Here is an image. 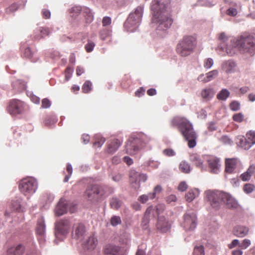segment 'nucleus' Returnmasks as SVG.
Returning a JSON list of instances; mask_svg holds the SVG:
<instances>
[{
	"instance_id": "f257e3e1",
	"label": "nucleus",
	"mask_w": 255,
	"mask_h": 255,
	"mask_svg": "<svg viewBox=\"0 0 255 255\" xmlns=\"http://www.w3.org/2000/svg\"><path fill=\"white\" fill-rule=\"evenodd\" d=\"M169 9L170 3L167 0H152V27L155 28L156 34L159 36L164 37L166 30L172 23V20L170 17Z\"/></svg>"
},
{
	"instance_id": "f03ea898",
	"label": "nucleus",
	"mask_w": 255,
	"mask_h": 255,
	"mask_svg": "<svg viewBox=\"0 0 255 255\" xmlns=\"http://www.w3.org/2000/svg\"><path fill=\"white\" fill-rule=\"evenodd\" d=\"M255 48V36L247 33L244 34L237 38L231 40V44L227 45L224 48L219 45L217 48L218 54L221 56L227 54L232 56L235 55L238 50L241 53H249L253 54Z\"/></svg>"
},
{
	"instance_id": "7ed1b4c3",
	"label": "nucleus",
	"mask_w": 255,
	"mask_h": 255,
	"mask_svg": "<svg viewBox=\"0 0 255 255\" xmlns=\"http://www.w3.org/2000/svg\"><path fill=\"white\" fill-rule=\"evenodd\" d=\"M206 198L211 207L216 210L226 205L231 210L240 208L238 201L229 193L221 190H208L206 192Z\"/></svg>"
},
{
	"instance_id": "20e7f679",
	"label": "nucleus",
	"mask_w": 255,
	"mask_h": 255,
	"mask_svg": "<svg viewBox=\"0 0 255 255\" xmlns=\"http://www.w3.org/2000/svg\"><path fill=\"white\" fill-rule=\"evenodd\" d=\"M173 126H177L186 140L188 141L189 147L193 148L196 145L197 134L194 130L192 124L186 119L176 117L171 121Z\"/></svg>"
},
{
	"instance_id": "39448f33",
	"label": "nucleus",
	"mask_w": 255,
	"mask_h": 255,
	"mask_svg": "<svg viewBox=\"0 0 255 255\" xmlns=\"http://www.w3.org/2000/svg\"><path fill=\"white\" fill-rule=\"evenodd\" d=\"M150 141V137L143 132L133 133L126 142V152L129 155H135L145 148Z\"/></svg>"
},
{
	"instance_id": "423d86ee",
	"label": "nucleus",
	"mask_w": 255,
	"mask_h": 255,
	"mask_svg": "<svg viewBox=\"0 0 255 255\" xmlns=\"http://www.w3.org/2000/svg\"><path fill=\"white\" fill-rule=\"evenodd\" d=\"M143 6H138L130 12L124 23V27L129 32L135 31L138 27L143 15Z\"/></svg>"
},
{
	"instance_id": "0eeeda50",
	"label": "nucleus",
	"mask_w": 255,
	"mask_h": 255,
	"mask_svg": "<svg viewBox=\"0 0 255 255\" xmlns=\"http://www.w3.org/2000/svg\"><path fill=\"white\" fill-rule=\"evenodd\" d=\"M196 43V38L195 36H184L177 45V52L181 56H187L192 53Z\"/></svg>"
},
{
	"instance_id": "6e6552de",
	"label": "nucleus",
	"mask_w": 255,
	"mask_h": 255,
	"mask_svg": "<svg viewBox=\"0 0 255 255\" xmlns=\"http://www.w3.org/2000/svg\"><path fill=\"white\" fill-rule=\"evenodd\" d=\"M108 187L98 184L90 185L87 188L85 194L89 200L96 202L106 195Z\"/></svg>"
},
{
	"instance_id": "1a4fd4ad",
	"label": "nucleus",
	"mask_w": 255,
	"mask_h": 255,
	"mask_svg": "<svg viewBox=\"0 0 255 255\" xmlns=\"http://www.w3.org/2000/svg\"><path fill=\"white\" fill-rule=\"evenodd\" d=\"M37 187V181L33 177H28L22 179L19 185L20 192L25 195L33 194L36 192Z\"/></svg>"
},
{
	"instance_id": "9d476101",
	"label": "nucleus",
	"mask_w": 255,
	"mask_h": 255,
	"mask_svg": "<svg viewBox=\"0 0 255 255\" xmlns=\"http://www.w3.org/2000/svg\"><path fill=\"white\" fill-rule=\"evenodd\" d=\"M70 225L68 220H61L55 223L54 242L58 244V241L63 240L64 237L69 233Z\"/></svg>"
},
{
	"instance_id": "9b49d317",
	"label": "nucleus",
	"mask_w": 255,
	"mask_h": 255,
	"mask_svg": "<svg viewBox=\"0 0 255 255\" xmlns=\"http://www.w3.org/2000/svg\"><path fill=\"white\" fill-rule=\"evenodd\" d=\"M238 146L245 150L249 149L253 145L255 144V131H250L246 134V137L238 136L236 139Z\"/></svg>"
},
{
	"instance_id": "f8f14e48",
	"label": "nucleus",
	"mask_w": 255,
	"mask_h": 255,
	"mask_svg": "<svg viewBox=\"0 0 255 255\" xmlns=\"http://www.w3.org/2000/svg\"><path fill=\"white\" fill-rule=\"evenodd\" d=\"M184 221L182 224V227L185 231L192 232L197 226V216L193 212L186 213L184 214Z\"/></svg>"
},
{
	"instance_id": "ddd939ff",
	"label": "nucleus",
	"mask_w": 255,
	"mask_h": 255,
	"mask_svg": "<svg viewBox=\"0 0 255 255\" xmlns=\"http://www.w3.org/2000/svg\"><path fill=\"white\" fill-rule=\"evenodd\" d=\"M25 107V104L23 102L13 99L10 102L7 111L11 115L15 116L22 114L24 111Z\"/></svg>"
},
{
	"instance_id": "4468645a",
	"label": "nucleus",
	"mask_w": 255,
	"mask_h": 255,
	"mask_svg": "<svg viewBox=\"0 0 255 255\" xmlns=\"http://www.w3.org/2000/svg\"><path fill=\"white\" fill-rule=\"evenodd\" d=\"M129 180L131 184H134L132 185L135 189H137L140 187L141 182H144L147 180L146 174L136 171L134 169H131L129 173Z\"/></svg>"
},
{
	"instance_id": "2eb2a0df",
	"label": "nucleus",
	"mask_w": 255,
	"mask_h": 255,
	"mask_svg": "<svg viewBox=\"0 0 255 255\" xmlns=\"http://www.w3.org/2000/svg\"><path fill=\"white\" fill-rule=\"evenodd\" d=\"M86 233L85 227L82 224H75L73 227L72 236L74 239L82 240Z\"/></svg>"
},
{
	"instance_id": "dca6fc26",
	"label": "nucleus",
	"mask_w": 255,
	"mask_h": 255,
	"mask_svg": "<svg viewBox=\"0 0 255 255\" xmlns=\"http://www.w3.org/2000/svg\"><path fill=\"white\" fill-rule=\"evenodd\" d=\"M68 201L63 198H61L58 202L54 211L57 216H61L68 211Z\"/></svg>"
},
{
	"instance_id": "f3484780",
	"label": "nucleus",
	"mask_w": 255,
	"mask_h": 255,
	"mask_svg": "<svg viewBox=\"0 0 255 255\" xmlns=\"http://www.w3.org/2000/svg\"><path fill=\"white\" fill-rule=\"evenodd\" d=\"M206 158L211 172L218 174L220 167L219 159L213 156H207Z\"/></svg>"
},
{
	"instance_id": "a211bd4d",
	"label": "nucleus",
	"mask_w": 255,
	"mask_h": 255,
	"mask_svg": "<svg viewBox=\"0 0 255 255\" xmlns=\"http://www.w3.org/2000/svg\"><path fill=\"white\" fill-rule=\"evenodd\" d=\"M156 227L161 232L166 233L170 229L171 225L164 217H160L158 219Z\"/></svg>"
},
{
	"instance_id": "6ab92c4d",
	"label": "nucleus",
	"mask_w": 255,
	"mask_h": 255,
	"mask_svg": "<svg viewBox=\"0 0 255 255\" xmlns=\"http://www.w3.org/2000/svg\"><path fill=\"white\" fill-rule=\"evenodd\" d=\"M236 66L237 63L232 59L225 60L222 64V69L228 74L234 73L236 71Z\"/></svg>"
},
{
	"instance_id": "aec40b11",
	"label": "nucleus",
	"mask_w": 255,
	"mask_h": 255,
	"mask_svg": "<svg viewBox=\"0 0 255 255\" xmlns=\"http://www.w3.org/2000/svg\"><path fill=\"white\" fill-rule=\"evenodd\" d=\"M50 33L48 28L44 27H38L33 31V36L35 40H39L40 38L48 35Z\"/></svg>"
},
{
	"instance_id": "412c9836",
	"label": "nucleus",
	"mask_w": 255,
	"mask_h": 255,
	"mask_svg": "<svg viewBox=\"0 0 255 255\" xmlns=\"http://www.w3.org/2000/svg\"><path fill=\"white\" fill-rule=\"evenodd\" d=\"M105 254L111 255H124L123 250L118 246L109 245L104 250Z\"/></svg>"
},
{
	"instance_id": "4be33fe9",
	"label": "nucleus",
	"mask_w": 255,
	"mask_h": 255,
	"mask_svg": "<svg viewBox=\"0 0 255 255\" xmlns=\"http://www.w3.org/2000/svg\"><path fill=\"white\" fill-rule=\"evenodd\" d=\"M46 226L43 217H40L37 220L36 231L37 234L41 238H44L45 234Z\"/></svg>"
},
{
	"instance_id": "5701e85b",
	"label": "nucleus",
	"mask_w": 255,
	"mask_h": 255,
	"mask_svg": "<svg viewBox=\"0 0 255 255\" xmlns=\"http://www.w3.org/2000/svg\"><path fill=\"white\" fill-rule=\"evenodd\" d=\"M122 142L118 139L112 140L108 143L107 152L111 154L114 153L122 145Z\"/></svg>"
},
{
	"instance_id": "b1692460",
	"label": "nucleus",
	"mask_w": 255,
	"mask_h": 255,
	"mask_svg": "<svg viewBox=\"0 0 255 255\" xmlns=\"http://www.w3.org/2000/svg\"><path fill=\"white\" fill-rule=\"evenodd\" d=\"M234 235L238 237H244L249 233V229L244 226H237L233 230Z\"/></svg>"
},
{
	"instance_id": "393cba45",
	"label": "nucleus",
	"mask_w": 255,
	"mask_h": 255,
	"mask_svg": "<svg viewBox=\"0 0 255 255\" xmlns=\"http://www.w3.org/2000/svg\"><path fill=\"white\" fill-rule=\"evenodd\" d=\"M190 160L192 161L197 167L200 168L202 170H205V168L203 164V160L201 159L200 156L196 153H194L190 156Z\"/></svg>"
},
{
	"instance_id": "a878e982",
	"label": "nucleus",
	"mask_w": 255,
	"mask_h": 255,
	"mask_svg": "<svg viewBox=\"0 0 255 255\" xmlns=\"http://www.w3.org/2000/svg\"><path fill=\"white\" fill-rule=\"evenodd\" d=\"M24 247L19 244L16 247H11L7 250V255H22L24 252Z\"/></svg>"
},
{
	"instance_id": "bb28decb",
	"label": "nucleus",
	"mask_w": 255,
	"mask_h": 255,
	"mask_svg": "<svg viewBox=\"0 0 255 255\" xmlns=\"http://www.w3.org/2000/svg\"><path fill=\"white\" fill-rule=\"evenodd\" d=\"M148 208H152V210L149 213V217H150V215H152L153 217L155 218L162 212L164 207L163 205H158L155 207L150 206Z\"/></svg>"
},
{
	"instance_id": "cd10ccee",
	"label": "nucleus",
	"mask_w": 255,
	"mask_h": 255,
	"mask_svg": "<svg viewBox=\"0 0 255 255\" xmlns=\"http://www.w3.org/2000/svg\"><path fill=\"white\" fill-rule=\"evenodd\" d=\"M21 199L18 197H16L11 200V208L13 211H16L18 212L22 211L21 205Z\"/></svg>"
},
{
	"instance_id": "c85d7f7f",
	"label": "nucleus",
	"mask_w": 255,
	"mask_h": 255,
	"mask_svg": "<svg viewBox=\"0 0 255 255\" xmlns=\"http://www.w3.org/2000/svg\"><path fill=\"white\" fill-rule=\"evenodd\" d=\"M82 11L81 6L75 5L69 9L70 16L73 19H75Z\"/></svg>"
},
{
	"instance_id": "c756f323",
	"label": "nucleus",
	"mask_w": 255,
	"mask_h": 255,
	"mask_svg": "<svg viewBox=\"0 0 255 255\" xmlns=\"http://www.w3.org/2000/svg\"><path fill=\"white\" fill-rule=\"evenodd\" d=\"M152 210V208H147L144 213L141 222V226L143 230H146L148 229V224L149 222V213Z\"/></svg>"
},
{
	"instance_id": "7c9ffc66",
	"label": "nucleus",
	"mask_w": 255,
	"mask_h": 255,
	"mask_svg": "<svg viewBox=\"0 0 255 255\" xmlns=\"http://www.w3.org/2000/svg\"><path fill=\"white\" fill-rule=\"evenodd\" d=\"M235 160L233 159H228L226 161V171L229 173H232L235 169L236 164Z\"/></svg>"
},
{
	"instance_id": "2f4dec72",
	"label": "nucleus",
	"mask_w": 255,
	"mask_h": 255,
	"mask_svg": "<svg viewBox=\"0 0 255 255\" xmlns=\"http://www.w3.org/2000/svg\"><path fill=\"white\" fill-rule=\"evenodd\" d=\"M12 86L17 92H20L25 89L26 86L24 81L21 80H17L12 82Z\"/></svg>"
},
{
	"instance_id": "473e14b6",
	"label": "nucleus",
	"mask_w": 255,
	"mask_h": 255,
	"mask_svg": "<svg viewBox=\"0 0 255 255\" xmlns=\"http://www.w3.org/2000/svg\"><path fill=\"white\" fill-rule=\"evenodd\" d=\"M122 204V201L117 197H113L110 200V206L112 209L115 210L119 209Z\"/></svg>"
},
{
	"instance_id": "72a5a7b5",
	"label": "nucleus",
	"mask_w": 255,
	"mask_h": 255,
	"mask_svg": "<svg viewBox=\"0 0 255 255\" xmlns=\"http://www.w3.org/2000/svg\"><path fill=\"white\" fill-rule=\"evenodd\" d=\"M255 166H254V165L250 166V167L249 168L248 170L246 172L243 173L241 175V178L244 181H248V180H250V178L251 177L252 174L255 171Z\"/></svg>"
},
{
	"instance_id": "f704fd0d",
	"label": "nucleus",
	"mask_w": 255,
	"mask_h": 255,
	"mask_svg": "<svg viewBox=\"0 0 255 255\" xmlns=\"http://www.w3.org/2000/svg\"><path fill=\"white\" fill-rule=\"evenodd\" d=\"M214 93L211 89H205L202 91L201 96L206 101L210 100L214 96Z\"/></svg>"
},
{
	"instance_id": "c9c22d12",
	"label": "nucleus",
	"mask_w": 255,
	"mask_h": 255,
	"mask_svg": "<svg viewBox=\"0 0 255 255\" xmlns=\"http://www.w3.org/2000/svg\"><path fill=\"white\" fill-rule=\"evenodd\" d=\"M82 11L84 16L86 19L87 22H91L93 21L94 18L93 13L92 10L88 7H84L82 9Z\"/></svg>"
},
{
	"instance_id": "e433bc0d",
	"label": "nucleus",
	"mask_w": 255,
	"mask_h": 255,
	"mask_svg": "<svg viewBox=\"0 0 255 255\" xmlns=\"http://www.w3.org/2000/svg\"><path fill=\"white\" fill-rule=\"evenodd\" d=\"M230 92L227 89H223L217 95V98L219 100L226 101L230 96Z\"/></svg>"
},
{
	"instance_id": "4c0bfd02",
	"label": "nucleus",
	"mask_w": 255,
	"mask_h": 255,
	"mask_svg": "<svg viewBox=\"0 0 255 255\" xmlns=\"http://www.w3.org/2000/svg\"><path fill=\"white\" fill-rule=\"evenodd\" d=\"M97 240L94 236H90L85 242L88 249H94L97 245Z\"/></svg>"
},
{
	"instance_id": "58836bf2",
	"label": "nucleus",
	"mask_w": 255,
	"mask_h": 255,
	"mask_svg": "<svg viewBox=\"0 0 255 255\" xmlns=\"http://www.w3.org/2000/svg\"><path fill=\"white\" fill-rule=\"evenodd\" d=\"M95 142H94L93 146H97L98 147H101L105 143L106 139L104 137L101 136V134H97L94 136Z\"/></svg>"
},
{
	"instance_id": "ea45409f",
	"label": "nucleus",
	"mask_w": 255,
	"mask_h": 255,
	"mask_svg": "<svg viewBox=\"0 0 255 255\" xmlns=\"http://www.w3.org/2000/svg\"><path fill=\"white\" fill-rule=\"evenodd\" d=\"M198 193V190L197 189L189 190L185 195L186 201L189 202L192 201L195 198Z\"/></svg>"
},
{
	"instance_id": "a19ab883",
	"label": "nucleus",
	"mask_w": 255,
	"mask_h": 255,
	"mask_svg": "<svg viewBox=\"0 0 255 255\" xmlns=\"http://www.w3.org/2000/svg\"><path fill=\"white\" fill-rule=\"evenodd\" d=\"M180 170L185 173H188L190 171V166L186 161H182L179 165Z\"/></svg>"
},
{
	"instance_id": "79ce46f5",
	"label": "nucleus",
	"mask_w": 255,
	"mask_h": 255,
	"mask_svg": "<svg viewBox=\"0 0 255 255\" xmlns=\"http://www.w3.org/2000/svg\"><path fill=\"white\" fill-rule=\"evenodd\" d=\"M111 35V31L106 28L101 30L100 33V38L103 40H110Z\"/></svg>"
},
{
	"instance_id": "37998d69",
	"label": "nucleus",
	"mask_w": 255,
	"mask_h": 255,
	"mask_svg": "<svg viewBox=\"0 0 255 255\" xmlns=\"http://www.w3.org/2000/svg\"><path fill=\"white\" fill-rule=\"evenodd\" d=\"M154 198V195L151 194L150 193H148L147 194H143L140 196L138 197V201H139L141 203L144 204L148 200L153 199Z\"/></svg>"
},
{
	"instance_id": "c03bdc74",
	"label": "nucleus",
	"mask_w": 255,
	"mask_h": 255,
	"mask_svg": "<svg viewBox=\"0 0 255 255\" xmlns=\"http://www.w3.org/2000/svg\"><path fill=\"white\" fill-rule=\"evenodd\" d=\"M111 224L113 227H116L122 223L121 217L119 216L114 215L112 216L110 220Z\"/></svg>"
},
{
	"instance_id": "a18cd8bd",
	"label": "nucleus",
	"mask_w": 255,
	"mask_h": 255,
	"mask_svg": "<svg viewBox=\"0 0 255 255\" xmlns=\"http://www.w3.org/2000/svg\"><path fill=\"white\" fill-rule=\"evenodd\" d=\"M92 83L91 81L87 80L83 84L82 90L85 93H89L92 90Z\"/></svg>"
},
{
	"instance_id": "49530a36",
	"label": "nucleus",
	"mask_w": 255,
	"mask_h": 255,
	"mask_svg": "<svg viewBox=\"0 0 255 255\" xmlns=\"http://www.w3.org/2000/svg\"><path fill=\"white\" fill-rule=\"evenodd\" d=\"M218 71L214 70L206 73V77L208 82H209L214 79L218 75Z\"/></svg>"
},
{
	"instance_id": "de8ad7c7",
	"label": "nucleus",
	"mask_w": 255,
	"mask_h": 255,
	"mask_svg": "<svg viewBox=\"0 0 255 255\" xmlns=\"http://www.w3.org/2000/svg\"><path fill=\"white\" fill-rule=\"evenodd\" d=\"M193 255H205L204 249L203 246L194 247Z\"/></svg>"
},
{
	"instance_id": "09e8293b",
	"label": "nucleus",
	"mask_w": 255,
	"mask_h": 255,
	"mask_svg": "<svg viewBox=\"0 0 255 255\" xmlns=\"http://www.w3.org/2000/svg\"><path fill=\"white\" fill-rule=\"evenodd\" d=\"M230 108L233 111H238L241 108L240 103L238 101H234L230 103Z\"/></svg>"
},
{
	"instance_id": "8fccbe9b",
	"label": "nucleus",
	"mask_w": 255,
	"mask_h": 255,
	"mask_svg": "<svg viewBox=\"0 0 255 255\" xmlns=\"http://www.w3.org/2000/svg\"><path fill=\"white\" fill-rule=\"evenodd\" d=\"M244 118V115L241 113H237L233 115V119L234 121L238 123H241L243 121Z\"/></svg>"
},
{
	"instance_id": "3c124183",
	"label": "nucleus",
	"mask_w": 255,
	"mask_h": 255,
	"mask_svg": "<svg viewBox=\"0 0 255 255\" xmlns=\"http://www.w3.org/2000/svg\"><path fill=\"white\" fill-rule=\"evenodd\" d=\"M214 64V61L212 58H209L206 59L204 63V66L206 69H210Z\"/></svg>"
},
{
	"instance_id": "603ef678",
	"label": "nucleus",
	"mask_w": 255,
	"mask_h": 255,
	"mask_svg": "<svg viewBox=\"0 0 255 255\" xmlns=\"http://www.w3.org/2000/svg\"><path fill=\"white\" fill-rule=\"evenodd\" d=\"M255 189L254 185L251 184H246L244 185V190L247 193H252Z\"/></svg>"
},
{
	"instance_id": "864d4df0",
	"label": "nucleus",
	"mask_w": 255,
	"mask_h": 255,
	"mask_svg": "<svg viewBox=\"0 0 255 255\" xmlns=\"http://www.w3.org/2000/svg\"><path fill=\"white\" fill-rule=\"evenodd\" d=\"M44 200H45L47 204H50L54 199V196L51 193H46L44 196Z\"/></svg>"
},
{
	"instance_id": "5fc2aeb1",
	"label": "nucleus",
	"mask_w": 255,
	"mask_h": 255,
	"mask_svg": "<svg viewBox=\"0 0 255 255\" xmlns=\"http://www.w3.org/2000/svg\"><path fill=\"white\" fill-rule=\"evenodd\" d=\"M251 241L249 239H244L241 244H239V247L242 249H246L251 245Z\"/></svg>"
},
{
	"instance_id": "6e6d98bb",
	"label": "nucleus",
	"mask_w": 255,
	"mask_h": 255,
	"mask_svg": "<svg viewBox=\"0 0 255 255\" xmlns=\"http://www.w3.org/2000/svg\"><path fill=\"white\" fill-rule=\"evenodd\" d=\"M73 72V69L70 67H67L65 70V81H68L70 79Z\"/></svg>"
},
{
	"instance_id": "4d7b16f0",
	"label": "nucleus",
	"mask_w": 255,
	"mask_h": 255,
	"mask_svg": "<svg viewBox=\"0 0 255 255\" xmlns=\"http://www.w3.org/2000/svg\"><path fill=\"white\" fill-rule=\"evenodd\" d=\"M95 43L92 41H88V43L85 45V49L88 52H91L95 47Z\"/></svg>"
},
{
	"instance_id": "13d9d810",
	"label": "nucleus",
	"mask_w": 255,
	"mask_h": 255,
	"mask_svg": "<svg viewBox=\"0 0 255 255\" xmlns=\"http://www.w3.org/2000/svg\"><path fill=\"white\" fill-rule=\"evenodd\" d=\"M51 105L50 101L47 98H44L42 100L41 107L43 109L49 108Z\"/></svg>"
},
{
	"instance_id": "bf43d9fd",
	"label": "nucleus",
	"mask_w": 255,
	"mask_h": 255,
	"mask_svg": "<svg viewBox=\"0 0 255 255\" xmlns=\"http://www.w3.org/2000/svg\"><path fill=\"white\" fill-rule=\"evenodd\" d=\"M112 178L115 182H119L122 179L123 175L119 173H114L112 175Z\"/></svg>"
},
{
	"instance_id": "052dcab7",
	"label": "nucleus",
	"mask_w": 255,
	"mask_h": 255,
	"mask_svg": "<svg viewBox=\"0 0 255 255\" xmlns=\"http://www.w3.org/2000/svg\"><path fill=\"white\" fill-rule=\"evenodd\" d=\"M163 153L167 156H173L175 155V152L171 148H166L163 150Z\"/></svg>"
},
{
	"instance_id": "680f3d73",
	"label": "nucleus",
	"mask_w": 255,
	"mask_h": 255,
	"mask_svg": "<svg viewBox=\"0 0 255 255\" xmlns=\"http://www.w3.org/2000/svg\"><path fill=\"white\" fill-rule=\"evenodd\" d=\"M56 122V120L53 116L52 117H47V118L45 120V124L47 126H51Z\"/></svg>"
},
{
	"instance_id": "e2e57ef3",
	"label": "nucleus",
	"mask_w": 255,
	"mask_h": 255,
	"mask_svg": "<svg viewBox=\"0 0 255 255\" xmlns=\"http://www.w3.org/2000/svg\"><path fill=\"white\" fill-rule=\"evenodd\" d=\"M220 140L222 142L226 144H231L233 142L232 140L226 135L222 136Z\"/></svg>"
},
{
	"instance_id": "0e129e2a",
	"label": "nucleus",
	"mask_w": 255,
	"mask_h": 255,
	"mask_svg": "<svg viewBox=\"0 0 255 255\" xmlns=\"http://www.w3.org/2000/svg\"><path fill=\"white\" fill-rule=\"evenodd\" d=\"M42 16L43 18L48 19L51 16V12L49 9L46 8H43L42 9L41 11Z\"/></svg>"
},
{
	"instance_id": "69168bd1",
	"label": "nucleus",
	"mask_w": 255,
	"mask_h": 255,
	"mask_svg": "<svg viewBox=\"0 0 255 255\" xmlns=\"http://www.w3.org/2000/svg\"><path fill=\"white\" fill-rule=\"evenodd\" d=\"M24 56L27 58H31L32 56V52L29 47H27L25 48L23 52Z\"/></svg>"
},
{
	"instance_id": "338daca9",
	"label": "nucleus",
	"mask_w": 255,
	"mask_h": 255,
	"mask_svg": "<svg viewBox=\"0 0 255 255\" xmlns=\"http://www.w3.org/2000/svg\"><path fill=\"white\" fill-rule=\"evenodd\" d=\"M219 40L223 43L226 42L228 40V37L225 32H221L219 35Z\"/></svg>"
},
{
	"instance_id": "774afa93",
	"label": "nucleus",
	"mask_w": 255,
	"mask_h": 255,
	"mask_svg": "<svg viewBox=\"0 0 255 255\" xmlns=\"http://www.w3.org/2000/svg\"><path fill=\"white\" fill-rule=\"evenodd\" d=\"M68 210L71 213L75 212L77 210L76 205L68 202Z\"/></svg>"
}]
</instances>
